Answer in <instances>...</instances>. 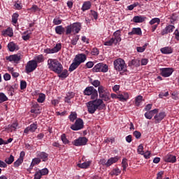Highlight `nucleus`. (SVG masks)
Wrapping results in <instances>:
<instances>
[{
	"instance_id": "f257e3e1",
	"label": "nucleus",
	"mask_w": 179,
	"mask_h": 179,
	"mask_svg": "<svg viewBox=\"0 0 179 179\" xmlns=\"http://www.w3.org/2000/svg\"><path fill=\"white\" fill-rule=\"evenodd\" d=\"M87 110L90 114H94L97 110H103L106 108V104L102 99H98L90 101L87 103Z\"/></svg>"
},
{
	"instance_id": "f03ea898",
	"label": "nucleus",
	"mask_w": 179,
	"mask_h": 179,
	"mask_svg": "<svg viewBox=\"0 0 179 179\" xmlns=\"http://www.w3.org/2000/svg\"><path fill=\"white\" fill-rule=\"evenodd\" d=\"M48 66L50 71H52L55 72V73H62V72L64 71V66L57 59H50L48 60Z\"/></svg>"
},
{
	"instance_id": "7ed1b4c3",
	"label": "nucleus",
	"mask_w": 179,
	"mask_h": 179,
	"mask_svg": "<svg viewBox=\"0 0 179 179\" xmlns=\"http://www.w3.org/2000/svg\"><path fill=\"white\" fill-rule=\"evenodd\" d=\"M114 68L118 72H127V64L125 61L121 58L117 59L113 62Z\"/></svg>"
},
{
	"instance_id": "20e7f679",
	"label": "nucleus",
	"mask_w": 179,
	"mask_h": 179,
	"mask_svg": "<svg viewBox=\"0 0 179 179\" xmlns=\"http://www.w3.org/2000/svg\"><path fill=\"white\" fill-rule=\"evenodd\" d=\"M93 72H108V66L104 63H98L92 68Z\"/></svg>"
},
{
	"instance_id": "39448f33",
	"label": "nucleus",
	"mask_w": 179,
	"mask_h": 179,
	"mask_svg": "<svg viewBox=\"0 0 179 179\" xmlns=\"http://www.w3.org/2000/svg\"><path fill=\"white\" fill-rule=\"evenodd\" d=\"M83 127H85L83 120L81 118H78L70 128L72 129V131H80V129H83Z\"/></svg>"
},
{
	"instance_id": "423d86ee",
	"label": "nucleus",
	"mask_w": 179,
	"mask_h": 179,
	"mask_svg": "<svg viewBox=\"0 0 179 179\" xmlns=\"http://www.w3.org/2000/svg\"><path fill=\"white\" fill-rule=\"evenodd\" d=\"M23 58V55L20 53H17L15 55H12L6 57L7 61L12 62L13 64H19L20 62V59Z\"/></svg>"
},
{
	"instance_id": "0eeeda50",
	"label": "nucleus",
	"mask_w": 179,
	"mask_h": 179,
	"mask_svg": "<svg viewBox=\"0 0 179 179\" xmlns=\"http://www.w3.org/2000/svg\"><path fill=\"white\" fill-rule=\"evenodd\" d=\"M37 68V62L34 60H30L27 63L25 66V70L27 73H30V72H33Z\"/></svg>"
},
{
	"instance_id": "6e6552de",
	"label": "nucleus",
	"mask_w": 179,
	"mask_h": 179,
	"mask_svg": "<svg viewBox=\"0 0 179 179\" xmlns=\"http://www.w3.org/2000/svg\"><path fill=\"white\" fill-rule=\"evenodd\" d=\"M87 138L86 137H79L73 141L74 146H85L87 143Z\"/></svg>"
},
{
	"instance_id": "1a4fd4ad",
	"label": "nucleus",
	"mask_w": 179,
	"mask_h": 179,
	"mask_svg": "<svg viewBox=\"0 0 179 179\" xmlns=\"http://www.w3.org/2000/svg\"><path fill=\"white\" fill-rule=\"evenodd\" d=\"M176 27L174 25L169 24L161 31V36H166V34H169V33H173Z\"/></svg>"
},
{
	"instance_id": "9d476101",
	"label": "nucleus",
	"mask_w": 179,
	"mask_h": 179,
	"mask_svg": "<svg viewBox=\"0 0 179 179\" xmlns=\"http://www.w3.org/2000/svg\"><path fill=\"white\" fill-rule=\"evenodd\" d=\"M62 48V45L61 43H57L56 45L52 49H46L45 53L46 54H54L55 52H58Z\"/></svg>"
},
{
	"instance_id": "9b49d317",
	"label": "nucleus",
	"mask_w": 179,
	"mask_h": 179,
	"mask_svg": "<svg viewBox=\"0 0 179 179\" xmlns=\"http://www.w3.org/2000/svg\"><path fill=\"white\" fill-rule=\"evenodd\" d=\"M166 117V112H160L157 113L154 117L155 124H159Z\"/></svg>"
},
{
	"instance_id": "f8f14e48",
	"label": "nucleus",
	"mask_w": 179,
	"mask_h": 179,
	"mask_svg": "<svg viewBox=\"0 0 179 179\" xmlns=\"http://www.w3.org/2000/svg\"><path fill=\"white\" fill-rule=\"evenodd\" d=\"M73 61L77 62L80 65V64H83V62H85L86 61V55L85 54H79L76 56Z\"/></svg>"
},
{
	"instance_id": "ddd939ff",
	"label": "nucleus",
	"mask_w": 179,
	"mask_h": 179,
	"mask_svg": "<svg viewBox=\"0 0 179 179\" xmlns=\"http://www.w3.org/2000/svg\"><path fill=\"white\" fill-rule=\"evenodd\" d=\"M173 73V69L170 68H164L162 69L161 75L164 78H169Z\"/></svg>"
},
{
	"instance_id": "4468645a",
	"label": "nucleus",
	"mask_w": 179,
	"mask_h": 179,
	"mask_svg": "<svg viewBox=\"0 0 179 179\" xmlns=\"http://www.w3.org/2000/svg\"><path fill=\"white\" fill-rule=\"evenodd\" d=\"M71 27L73 29V33H74V34H78L82 29V24L80 22H75L71 25Z\"/></svg>"
},
{
	"instance_id": "2eb2a0df",
	"label": "nucleus",
	"mask_w": 179,
	"mask_h": 179,
	"mask_svg": "<svg viewBox=\"0 0 179 179\" xmlns=\"http://www.w3.org/2000/svg\"><path fill=\"white\" fill-rule=\"evenodd\" d=\"M113 40H115V45H117L118 43L121 41V31L117 30L113 33Z\"/></svg>"
},
{
	"instance_id": "dca6fc26",
	"label": "nucleus",
	"mask_w": 179,
	"mask_h": 179,
	"mask_svg": "<svg viewBox=\"0 0 179 179\" xmlns=\"http://www.w3.org/2000/svg\"><path fill=\"white\" fill-rule=\"evenodd\" d=\"M136 34V36H142V29L140 27L133 28L132 31L128 33L129 36H134Z\"/></svg>"
},
{
	"instance_id": "f3484780",
	"label": "nucleus",
	"mask_w": 179,
	"mask_h": 179,
	"mask_svg": "<svg viewBox=\"0 0 179 179\" xmlns=\"http://www.w3.org/2000/svg\"><path fill=\"white\" fill-rule=\"evenodd\" d=\"M37 129V124H32L30 126L27 127L24 132V134H29V132H34Z\"/></svg>"
},
{
	"instance_id": "a211bd4d",
	"label": "nucleus",
	"mask_w": 179,
	"mask_h": 179,
	"mask_svg": "<svg viewBox=\"0 0 179 179\" xmlns=\"http://www.w3.org/2000/svg\"><path fill=\"white\" fill-rule=\"evenodd\" d=\"M8 48L9 51L13 52V51H17L19 50V46L13 42H10L8 44Z\"/></svg>"
},
{
	"instance_id": "6ab92c4d",
	"label": "nucleus",
	"mask_w": 179,
	"mask_h": 179,
	"mask_svg": "<svg viewBox=\"0 0 179 179\" xmlns=\"http://www.w3.org/2000/svg\"><path fill=\"white\" fill-rule=\"evenodd\" d=\"M165 162L167 163H176L177 162V159L176 155H168L165 157Z\"/></svg>"
},
{
	"instance_id": "aec40b11",
	"label": "nucleus",
	"mask_w": 179,
	"mask_h": 179,
	"mask_svg": "<svg viewBox=\"0 0 179 179\" xmlns=\"http://www.w3.org/2000/svg\"><path fill=\"white\" fill-rule=\"evenodd\" d=\"M90 8H92V2H90V1H87L83 3L81 10L83 12H85L86 10H89Z\"/></svg>"
},
{
	"instance_id": "412c9836",
	"label": "nucleus",
	"mask_w": 179,
	"mask_h": 179,
	"mask_svg": "<svg viewBox=\"0 0 179 179\" xmlns=\"http://www.w3.org/2000/svg\"><path fill=\"white\" fill-rule=\"evenodd\" d=\"M140 65L141 61L137 59H134L131 61H129L128 63V66H136V68H138V66H140Z\"/></svg>"
},
{
	"instance_id": "4be33fe9",
	"label": "nucleus",
	"mask_w": 179,
	"mask_h": 179,
	"mask_svg": "<svg viewBox=\"0 0 179 179\" xmlns=\"http://www.w3.org/2000/svg\"><path fill=\"white\" fill-rule=\"evenodd\" d=\"M145 20H146V17L145 16H134L133 18L134 23H143Z\"/></svg>"
},
{
	"instance_id": "5701e85b",
	"label": "nucleus",
	"mask_w": 179,
	"mask_h": 179,
	"mask_svg": "<svg viewBox=\"0 0 179 179\" xmlns=\"http://www.w3.org/2000/svg\"><path fill=\"white\" fill-rule=\"evenodd\" d=\"M99 97L100 99H102V101L103 100V101H108L110 103V98L109 92H105V94H102V95H100Z\"/></svg>"
},
{
	"instance_id": "b1692460",
	"label": "nucleus",
	"mask_w": 179,
	"mask_h": 179,
	"mask_svg": "<svg viewBox=\"0 0 179 179\" xmlns=\"http://www.w3.org/2000/svg\"><path fill=\"white\" fill-rule=\"evenodd\" d=\"M75 97L74 92H68L65 96L64 101L65 103H71V99Z\"/></svg>"
},
{
	"instance_id": "393cba45",
	"label": "nucleus",
	"mask_w": 179,
	"mask_h": 179,
	"mask_svg": "<svg viewBox=\"0 0 179 179\" xmlns=\"http://www.w3.org/2000/svg\"><path fill=\"white\" fill-rule=\"evenodd\" d=\"M118 157H111L107 161V167H110L112 164H114V163H117L119 160Z\"/></svg>"
},
{
	"instance_id": "a878e982",
	"label": "nucleus",
	"mask_w": 179,
	"mask_h": 179,
	"mask_svg": "<svg viewBox=\"0 0 179 179\" xmlns=\"http://www.w3.org/2000/svg\"><path fill=\"white\" fill-rule=\"evenodd\" d=\"M118 100L120 101H127L129 99V94L128 93H124V94H118Z\"/></svg>"
},
{
	"instance_id": "bb28decb",
	"label": "nucleus",
	"mask_w": 179,
	"mask_h": 179,
	"mask_svg": "<svg viewBox=\"0 0 179 179\" xmlns=\"http://www.w3.org/2000/svg\"><path fill=\"white\" fill-rule=\"evenodd\" d=\"M40 163H41V159L40 158H34L32 159V162H31L29 169H33V167H34V166H36L37 164H40Z\"/></svg>"
},
{
	"instance_id": "cd10ccee",
	"label": "nucleus",
	"mask_w": 179,
	"mask_h": 179,
	"mask_svg": "<svg viewBox=\"0 0 179 179\" xmlns=\"http://www.w3.org/2000/svg\"><path fill=\"white\" fill-rule=\"evenodd\" d=\"M42 176H45V169L36 172L34 175V179H40Z\"/></svg>"
},
{
	"instance_id": "c85d7f7f",
	"label": "nucleus",
	"mask_w": 179,
	"mask_h": 179,
	"mask_svg": "<svg viewBox=\"0 0 179 179\" xmlns=\"http://www.w3.org/2000/svg\"><path fill=\"white\" fill-rule=\"evenodd\" d=\"M160 51L162 54H172L173 48H171V47H165L161 48Z\"/></svg>"
},
{
	"instance_id": "c756f323",
	"label": "nucleus",
	"mask_w": 179,
	"mask_h": 179,
	"mask_svg": "<svg viewBox=\"0 0 179 179\" xmlns=\"http://www.w3.org/2000/svg\"><path fill=\"white\" fill-rule=\"evenodd\" d=\"M94 90V87H87L84 90V94L85 96H90L93 93Z\"/></svg>"
},
{
	"instance_id": "7c9ffc66",
	"label": "nucleus",
	"mask_w": 179,
	"mask_h": 179,
	"mask_svg": "<svg viewBox=\"0 0 179 179\" xmlns=\"http://www.w3.org/2000/svg\"><path fill=\"white\" fill-rule=\"evenodd\" d=\"M80 65L79 63H78L76 61H73V62L70 65L69 71V72H73L76 68H78Z\"/></svg>"
},
{
	"instance_id": "2f4dec72",
	"label": "nucleus",
	"mask_w": 179,
	"mask_h": 179,
	"mask_svg": "<svg viewBox=\"0 0 179 179\" xmlns=\"http://www.w3.org/2000/svg\"><path fill=\"white\" fill-rule=\"evenodd\" d=\"M55 32L57 34H64L65 33V28L62 27V25H59L55 27Z\"/></svg>"
},
{
	"instance_id": "473e14b6",
	"label": "nucleus",
	"mask_w": 179,
	"mask_h": 179,
	"mask_svg": "<svg viewBox=\"0 0 179 179\" xmlns=\"http://www.w3.org/2000/svg\"><path fill=\"white\" fill-rule=\"evenodd\" d=\"M33 61H35L36 64H40L41 62H44V57L42 56V55H39L38 56H36Z\"/></svg>"
},
{
	"instance_id": "72a5a7b5",
	"label": "nucleus",
	"mask_w": 179,
	"mask_h": 179,
	"mask_svg": "<svg viewBox=\"0 0 179 179\" xmlns=\"http://www.w3.org/2000/svg\"><path fill=\"white\" fill-rule=\"evenodd\" d=\"M91 163L92 162H83L82 164H78L77 166L80 169H87L88 167L90 166Z\"/></svg>"
},
{
	"instance_id": "f704fd0d",
	"label": "nucleus",
	"mask_w": 179,
	"mask_h": 179,
	"mask_svg": "<svg viewBox=\"0 0 179 179\" xmlns=\"http://www.w3.org/2000/svg\"><path fill=\"white\" fill-rule=\"evenodd\" d=\"M142 100H143V96L141 95H138L135 99V104L137 107H139L141 106V103H142Z\"/></svg>"
},
{
	"instance_id": "c9c22d12",
	"label": "nucleus",
	"mask_w": 179,
	"mask_h": 179,
	"mask_svg": "<svg viewBox=\"0 0 179 179\" xmlns=\"http://www.w3.org/2000/svg\"><path fill=\"white\" fill-rule=\"evenodd\" d=\"M98 92L99 94V96H101L102 94H104L105 93H106L107 89H106V87H104L103 85H101L99 87H98Z\"/></svg>"
},
{
	"instance_id": "e433bc0d",
	"label": "nucleus",
	"mask_w": 179,
	"mask_h": 179,
	"mask_svg": "<svg viewBox=\"0 0 179 179\" xmlns=\"http://www.w3.org/2000/svg\"><path fill=\"white\" fill-rule=\"evenodd\" d=\"M69 118L71 122H73L78 118V114L76 112H71Z\"/></svg>"
},
{
	"instance_id": "4c0bfd02",
	"label": "nucleus",
	"mask_w": 179,
	"mask_h": 179,
	"mask_svg": "<svg viewBox=\"0 0 179 179\" xmlns=\"http://www.w3.org/2000/svg\"><path fill=\"white\" fill-rule=\"evenodd\" d=\"M157 23V24H156ZM149 24L151 25V26H153V24H160V18H157V17H155V18H152Z\"/></svg>"
},
{
	"instance_id": "58836bf2",
	"label": "nucleus",
	"mask_w": 179,
	"mask_h": 179,
	"mask_svg": "<svg viewBox=\"0 0 179 179\" xmlns=\"http://www.w3.org/2000/svg\"><path fill=\"white\" fill-rule=\"evenodd\" d=\"M13 162H15V157H13V155H11L5 159L6 164H12Z\"/></svg>"
},
{
	"instance_id": "ea45409f",
	"label": "nucleus",
	"mask_w": 179,
	"mask_h": 179,
	"mask_svg": "<svg viewBox=\"0 0 179 179\" xmlns=\"http://www.w3.org/2000/svg\"><path fill=\"white\" fill-rule=\"evenodd\" d=\"M59 78H62V79H65V78H68V70L64 69L62 71V73L59 74Z\"/></svg>"
},
{
	"instance_id": "a19ab883",
	"label": "nucleus",
	"mask_w": 179,
	"mask_h": 179,
	"mask_svg": "<svg viewBox=\"0 0 179 179\" xmlns=\"http://www.w3.org/2000/svg\"><path fill=\"white\" fill-rule=\"evenodd\" d=\"M8 101V96L3 94V92H0V103Z\"/></svg>"
},
{
	"instance_id": "79ce46f5",
	"label": "nucleus",
	"mask_w": 179,
	"mask_h": 179,
	"mask_svg": "<svg viewBox=\"0 0 179 179\" xmlns=\"http://www.w3.org/2000/svg\"><path fill=\"white\" fill-rule=\"evenodd\" d=\"M19 18V14L17 13H14L12 15V23L13 24H16V23H17V19Z\"/></svg>"
},
{
	"instance_id": "37998d69",
	"label": "nucleus",
	"mask_w": 179,
	"mask_h": 179,
	"mask_svg": "<svg viewBox=\"0 0 179 179\" xmlns=\"http://www.w3.org/2000/svg\"><path fill=\"white\" fill-rule=\"evenodd\" d=\"M127 158H124L122 162V166L123 167V171H127V167H128V162Z\"/></svg>"
},
{
	"instance_id": "c03bdc74",
	"label": "nucleus",
	"mask_w": 179,
	"mask_h": 179,
	"mask_svg": "<svg viewBox=\"0 0 179 179\" xmlns=\"http://www.w3.org/2000/svg\"><path fill=\"white\" fill-rule=\"evenodd\" d=\"M115 39H114V38H112L109 41L104 42L103 44L105 45L110 47V46L113 45V44H115Z\"/></svg>"
},
{
	"instance_id": "a18cd8bd",
	"label": "nucleus",
	"mask_w": 179,
	"mask_h": 179,
	"mask_svg": "<svg viewBox=\"0 0 179 179\" xmlns=\"http://www.w3.org/2000/svg\"><path fill=\"white\" fill-rule=\"evenodd\" d=\"M137 152L138 155H144L145 151H143V144H140L138 147Z\"/></svg>"
},
{
	"instance_id": "49530a36",
	"label": "nucleus",
	"mask_w": 179,
	"mask_h": 179,
	"mask_svg": "<svg viewBox=\"0 0 179 179\" xmlns=\"http://www.w3.org/2000/svg\"><path fill=\"white\" fill-rule=\"evenodd\" d=\"M90 96L92 100L97 99V97L99 96V93L97 92V90L94 89V90L92 92Z\"/></svg>"
},
{
	"instance_id": "de8ad7c7",
	"label": "nucleus",
	"mask_w": 179,
	"mask_h": 179,
	"mask_svg": "<svg viewBox=\"0 0 179 179\" xmlns=\"http://www.w3.org/2000/svg\"><path fill=\"white\" fill-rule=\"evenodd\" d=\"M148 45H149V44L145 43L143 47H137L136 50H137L138 52H143V51H145V50H146V47H148Z\"/></svg>"
},
{
	"instance_id": "09e8293b",
	"label": "nucleus",
	"mask_w": 179,
	"mask_h": 179,
	"mask_svg": "<svg viewBox=\"0 0 179 179\" xmlns=\"http://www.w3.org/2000/svg\"><path fill=\"white\" fill-rule=\"evenodd\" d=\"M61 139H62L63 143H64V145L69 143V140H68V138H66V135H65V134H63L61 136Z\"/></svg>"
},
{
	"instance_id": "8fccbe9b",
	"label": "nucleus",
	"mask_w": 179,
	"mask_h": 179,
	"mask_svg": "<svg viewBox=\"0 0 179 179\" xmlns=\"http://www.w3.org/2000/svg\"><path fill=\"white\" fill-rule=\"evenodd\" d=\"M45 100V95L44 94H40L37 99L38 103H43Z\"/></svg>"
},
{
	"instance_id": "3c124183",
	"label": "nucleus",
	"mask_w": 179,
	"mask_h": 179,
	"mask_svg": "<svg viewBox=\"0 0 179 179\" xmlns=\"http://www.w3.org/2000/svg\"><path fill=\"white\" fill-rule=\"evenodd\" d=\"M92 85L94 86V87H100L101 83L99 80H94V81L91 82Z\"/></svg>"
},
{
	"instance_id": "603ef678",
	"label": "nucleus",
	"mask_w": 179,
	"mask_h": 179,
	"mask_svg": "<svg viewBox=\"0 0 179 179\" xmlns=\"http://www.w3.org/2000/svg\"><path fill=\"white\" fill-rule=\"evenodd\" d=\"M38 157L39 159H41V160H43V162H45V152H42L38 153Z\"/></svg>"
},
{
	"instance_id": "864d4df0",
	"label": "nucleus",
	"mask_w": 179,
	"mask_h": 179,
	"mask_svg": "<svg viewBox=\"0 0 179 179\" xmlns=\"http://www.w3.org/2000/svg\"><path fill=\"white\" fill-rule=\"evenodd\" d=\"M5 34H6V36H9V37H12V36H13V31L12 29L8 28L5 31Z\"/></svg>"
},
{
	"instance_id": "5fc2aeb1",
	"label": "nucleus",
	"mask_w": 179,
	"mask_h": 179,
	"mask_svg": "<svg viewBox=\"0 0 179 179\" xmlns=\"http://www.w3.org/2000/svg\"><path fill=\"white\" fill-rule=\"evenodd\" d=\"M66 36H68V34H71L73 31V28H72V25H68L66 27Z\"/></svg>"
},
{
	"instance_id": "6e6d98bb",
	"label": "nucleus",
	"mask_w": 179,
	"mask_h": 179,
	"mask_svg": "<svg viewBox=\"0 0 179 179\" xmlns=\"http://www.w3.org/2000/svg\"><path fill=\"white\" fill-rule=\"evenodd\" d=\"M134 136H135L136 139H141V137L142 136V134H141L138 131H135L133 132Z\"/></svg>"
},
{
	"instance_id": "4d7b16f0",
	"label": "nucleus",
	"mask_w": 179,
	"mask_h": 179,
	"mask_svg": "<svg viewBox=\"0 0 179 179\" xmlns=\"http://www.w3.org/2000/svg\"><path fill=\"white\" fill-rule=\"evenodd\" d=\"M22 163H23V159H20V158H18L17 160L14 162V167H19V166H20Z\"/></svg>"
},
{
	"instance_id": "13d9d810",
	"label": "nucleus",
	"mask_w": 179,
	"mask_h": 179,
	"mask_svg": "<svg viewBox=\"0 0 179 179\" xmlns=\"http://www.w3.org/2000/svg\"><path fill=\"white\" fill-rule=\"evenodd\" d=\"M79 41V36L77 35L75 38H73L71 40V44L72 45H76V44H78V41Z\"/></svg>"
},
{
	"instance_id": "bf43d9fd",
	"label": "nucleus",
	"mask_w": 179,
	"mask_h": 179,
	"mask_svg": "<svg viewBox=\"0 0 179 179\" xmlns=\"http://www.w3.org/2000/svg\"><path fill=\"white\" fill-rule=\"evenodd\" d=\"M144 115L145 118H147V120H152V118L153 117V114H152V112L150 111L146 112Z\"/></svg>"
},
{
	"instance_id": "052dcab7",
	"label": "nucleus",
	"mask_w": 179,
	"mask_h": 179,
	"mask_svg": "<svg viewBox=\"0 0 179 179\" xmlns=\"http://www.w3.org/2000/svg\"><path fill=\"white\" fill-rule=\"evenodd\" d=\"M8 127L10 128L11 131H15L17 129V122H14L11 125H8Z\"/></svg>"
},
{
	"instance_id": "680f3d73",
	"label": "nucleus",
	"mask_w": 179,
	"mask_h": 179,
	"mask_svg": "<svg viewBox=\"0 0 179 179\" xmlns=\"http://www.w3.org/2000/svg\"><path fill=\"white\" fill-rule=\"evenodd\" d=\"M120 173H121V171H120L119 169H114L112 171L111 174H112V176H118V174H120Z\"/></svg>"
},
{
	"instance_id": "e2e57ef3",
	"label": "nucleus",
	"mask_w": 179,
	"mask_h": 179,
	"mask_svg": "<svg viewBox=\"0 0 179 179\" xmlns=\"http://www.w3.org/2000/svg\"><path fill=\"white\" fill-rule=\"evenodd\" d=\"M26 87H27V83H26V81H21L20 82V89H21V90H23L26 89Z\"/></svg>"
},
{
	"instance_id": "0e129e2a",
	"label": "nucleus",
	"mask_w": 179,
	"mask_h": 179,
	"mask_svg": "<svg viewBox=\"0 0 179 179\" xmlns=\"http://www.w3.org/2000/svg\"><path fill=\"white\" fill-rule=\"evenodd\" d=\"M92 55H98L99 54V49L94 48L91 51Z\"/></svg>"
},
{
	"instance_id": "69168bd1",
	"label": "nucleus",
	"mask_w": 179,
	"mask_h": 179,
	"mask_svg": "<svg viewBox=\"0 0 179 179\" xmlns=\"http://www.w3.org/2000/svg\"><path fill=\"white\" fill-rule=\"evenodd\" d=\"M54 24L58 25L62 23V20H59V18H55L53 20Z\"/></svg>"
},
{
	"instance_id": "338daca9",
	"label": "nucleus",
	"mask_w": 179,
	"mask_h": 179,
	"mask_svg": "<svg viewBox=\"0 0 179 179\" xmlns=\"http://www.w3.org/2000/svg\"><path fill=\"white\" fill-rule=\"evenodd\" d=\"M29 10H30V12H37V10H38V7L36 5L32 6V7L29 9Z\"/></svg>"
},
{
	"instance_id": "774afa93",
	"label": "nucleus",
	"mask_w": 179,
	"mask_h": 179,
	"mask_svg": "<svg viewBox=\"0 0 179 179\" xmlns=\"http://www.w3.org/2000/svg\"><path fill=\"white\" fill-rule=\"evenodd\" d=\"M173 34L175 35V38L179 41V31L178 29H176L175 32L173 33Z\"/></svg>"
}]
</instances>
